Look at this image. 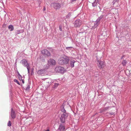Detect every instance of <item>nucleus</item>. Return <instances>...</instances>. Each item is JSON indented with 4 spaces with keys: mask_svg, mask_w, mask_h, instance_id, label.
I'll return each instance as SVG.
<instances>
[{
    "mask_svg": "<svg viewBox=\"0 0 131 131\" xmlns=\"http://www.w3.org/2000/svg\"><path fill=\"white\" fill-rule=\"evenodd\" d=\"M43 10H46L45 8V7H44V8H43Z\"/></svg>",
    "mask_w": 131,
    "mask_h": 131,
    "instance_id": "58836bf2",
    "label": "nucleus"
},
{
    "mask_svg": "<svg viewBox=\"0 0 131 131\" xmlns=\"http://www.w3.org/2000/svg\"><path fill=\"white\" fill-rule=\"evenodd\" d=\"M129 104L130 105H131V101H130Z\"/></svg>",
    "mask_w": 131,
    "mask_h": 131,
    "instance_id": "ea45409f",
    "label": "nucleus"
},
{
    "mask_svg": "<svg viewBox=\"0 0 131 131\" xmlns=\"http://www.w3.org/2000/svg\"><path fill=\"white\" fill-rule=\"evenodd\" d=\"M37 72V74L39 75H43L45 73V70L44 69H41L38 70Z\"/></svg>",
    "mask_w": 131,
    "mask_h": 131,
    "instance_id": "9b49d317",
    "label": "nucleus"
},
{
    "mask_svg": "<svg viewBox=\"0 0 131 131\" xmlns=\"http://www.w3.org/2000/svg\"><path fill=\"white\" fill-rule=\"evenodd\" d=\"M82 21L80 19H78L74 21L73 23L74 26L75 27H80L82 24Z\"/></svg>",
    "mask_w": 131,
    "mask_h": 131,
    "instance_id": "0eeeda50",
    "label": "nucleus"
},
{
    "mask_svg": "<svg viewBox=\"0 0 131 131\" xmlns=\"http://www.w3.org/2000/svg\"><path fill=\"white\" fill-rule=\"evenodd\" d=\"M18 79L20 80H21L22 83L23 84L24 83V77L23 78L21 75H20L18 77Z\"/></svg>",
    "mask_w": 131,
    "mask_h": 131,
    "instance_id": "f3484780",
    "label": "nucleus"
},
{
    "mask_svg": "<svg viewBox=\"0 0 131 131\" xmlns=\"http://www.w3.org/2000/svg\"><path fill=\"white\" fill-rule=\"evenodd\" d=\"M34 73V72L33 71V70H32V72H31V74H32V73Z\"/></svg>",
    "mask_w": 131,
    "mask_h": 131,
    "instance_id": "4c0bfd02",
    "label": "nucleus"
},
{
    "mask_svg": "<svg viewBox=\"0 0 131 131\" xmlns=\"http://www.w3.org/2000/svg\"><path fill=\"white\" fill-rule=\"evenodd\" d=\"M17 74H18V77L20 75H21L19 73V72H17Z\"/></svg>",
    "mask_w": 131,
    "mask_h": 131,
    "instance_id": "f704fd0d",
    "label": "nucleus"
},
{
    "mask_svg": "<svg viewBox=\"0 0 131 131\" xmlns=\"http://www.w3.org/2000/svg\"><path fill=\"white\" fill-rule=\"evenodd\" d=\"M41 52L42 54L46 55L47 56H50L51 55L50 52L46 49L42 50Z\"/></svg>",
    "mask_w": 131,
    "mask_h": 131,
    "instance_id": "9d476101",
    "label": "nucleus"
},
{
    "mask_svg": "<svg viewBox=\"0 0 131 131\" xmlns=\"http://www.w3.org/2000/svg\"><path fill=\"white\" fill-rule=\"evenodd\" d=\"M11 125V123L10 121H9L7 124V126H8L10 127Z\"/></svg>",
    "mask_w": 131,
    "mask_h": 131,
    "instance_id": "c85d7f7f",
    "label": "nucleus"
},
{
    "mask_svg": "<svg viewBox=\"0 0 131 131\" xmlns=\"http://www.w3.org/2000/svg\"><path fill=\"white\" fill-rule=\"evenodd\" d=\"M2 57L1 58H0V65L1 66L2 68H3L4 67V63L3 61L2 60Z\"/></svg>",
    "mask_w": 131,
    "mask_h": 131,
    "instance_id": "a211bd4d",
    "label": "nucleus"
},
{
    "mask_svg": "<svg viewBox=\"0 0 131 131\" xmlns=\"http://www.w3.org/2000/svg\"><path fill=\"white\" fill-rule=\"evenodd\" d=\"M100 21L96 19L94 23V25L93 27L94 28H96L100 24Z\"/></svg>",
    "mask_w": 131,
    "mask_h": 131,
    "instance_id": "f8f14e48",
    "label": "nucleus"
},
{
    "mask_svg": "<svg viewBox=\"0 0 131 131\" xmlns=\"http://www.w3.org/2000/svg\"><path fill=\"white\" fill-rule=\"evenodd\" d=\"M124 57H125V55H123L121 57V60L123 59V58Z\"/></svg>",
    "mask_w": 131,
    "mask_h": 131,
    "instance_id": "72a5a7b5",
    "label": "nucleus"
},
{
    "mask_svg": "<svg viewBox=\"0 0 131 131\" xmlns=\"http://www.w3.org/2000/svg\"><path fill=\"white\" fill-rule=\"evenodd\" d=\"M59 29L60 31H62V27L60 26H59Z\"/></svg>",
    "mask_w": 131,
    "mask_h": 131,
    "instance_id": "2f4dec72",
    "label": "nucleus"
},
{
    "mask_svg": "<svg viewBox=\"0 0 131 131\" xmlns=\"http://www.w3.org/2000/svg\"><path fill=\"white\" fill-rule=\"evenodd\" d=\"M55 70L57 72L63 73L65 71L64 68L61 66H57L55 69Z\"/></svg>",
    "mask_w": 131,
    "mask_h": 131,
    "instance_id": "39448f33",
    "label": "nucleus"
},
{
    "mask_svg": "<svg viewBox=\"0 0 131 131\" xmlns=\"http://www.w3.org/2000/svg\"><path fill=\"white\" fill-rule=\"evenodd\" d=\"M96 0H95V1L93 3H92V6L93 7H95L96 6L97 4V2H95V1H96Z\"/></svg>",
    "mask_w": 131,
    "mask_h": 131,
    "instance_id": "b1692460",
    "label": "nucleus"
},
{
    "mask_svg": "<svg viewBox=\"0 0 131 131\" xmlns=\"http://www.w3.org/2000/svg\"><path fill=\"white\" fill-rule=\"evenodd\" d=\"M10 86H11V87H12V85H10Z\"/></svg>",
    "mask_w": 131,
    "mask_h": 131,
    "instance_id": "37998d69",
    "label": "nucleus"
},
{
    "mask_svg": "<svg viewBox=\"0 0 131 131\" xmlns=\"http://www.w3.org/2000/svg\"><path fill=\"white\" fill-rule=\"evenodd\" d=\"M14 81L15 82L17 83L19 85H20V83L16 79H15L14 80Z\"/></svg>",
    "mask_w": 131,
    "mask_h": 131,
    "instance_id": "cd10ccee",
    "label": "nucleus"
},
{
    "mask_svg": "<svg viewBox=\"0 0 131 131\" xmlns=\"http://www.w3.org/2000/svg\"><path fill=\"white\" fill-rule=\"evenodd\" d=\"M59 85V83H55L54 85V88H56Z\"/></svg>",
    "mask_w": 131,
    "mask_h": 131,
    "instance_id": "bb28decb",
    "label": "nucleus"
},
{
    "mask_svg": "<svg viewBox=\"0 0 131 131\" xmlns=\"http://www.w3.org/2000/svg\"><path fill=\"white\" fill-rule=\"evenodd\" d=\"M127 63V61L125 60H124L122 62V64L123 65V66H126Z\"/></svg>",
    "mask_w": 131,
    "mask_h": 131,
    "instance_id": "aec40b11",
    "label": "nucleus"
},
{
    "mask_svg": "<svg viewBox=\"0 0 131 131\" xmlns=\"http://www.w3.org/2000/svg\"><path fill=\"white\" fill-rule=\"evenodd\" d=\"M43 61H45V59H43Z\"/></svg>",
    "mask_w": 131,
    "mask_h": 131,
    "instance_id": "79ce46f5",
    "label": "nucleus"
},
{
    "mask_svg": "<svg viewBox=\"0 0 131 131\" xmlns=\"http://www.w3.org/2000/svg\"><path fill=\"white\" fill-rule=\"evenodd\" d=\"M105 115L106 116H109V114H107V113H106Z\"/></svg>",
    "mask_w": 131,
    "mask_h": 131,
    "instance_id": "c9c22d12",
    "label": "nucleus"
},
{
    "mask_svg": "<svg viewBox=\"0 0 131 131\" xmlns=\"http://www.w3.org/2000/svg\"><path fill=\"white\" fill-rule=\"evenodd\" d=\"M10 120L12 121L15 119L16 117V115L15 111L14 110L13 108L11 109V111L10 112Z\"/></svg>",
    "mask_w": 131,
    "mask_h": 131,
    "instance_id": "6e6552de",
    "label": "nucleus"
},
{
    "mask_svg": "<svg viewBox=\"0 0 131 131\" xmlns=\"http://www.w3.org/2000/svg\"><path fill=\"white\" fill-rule=\"evenodd\" d=\"M97 62L98 63L97 64L98 67L100 69L103 68L105 66V62L104 61H100L98 60L97 58Z\"/></svg>",
    "mask_w": 131,
    "mask_h": 131,
    "instance_id": "423d86ee",
    "label": "nucleus"
},
{
    "mask_svg": "<svg viewBox=\"0 0 131 131\" xmlns=\"http://www.w3.org/2000/svg\"><path fill=\"white\" fill-rule=\"evenodd\" d=\"M104 16V15H101L100 17H99L97 19L99 21H100V20H102Z\"/></svg>",
    "mask_w": 131,
    "mask_h": 131,
    "instance_id": "412c9836",
    "label": "nucleus"
},
{
    "mask_svg": "<svg viewBox=\"0 0 131 131\" xmlns=\"http://www.w3.org/2000/svg\"><path fill=\"white\" fill-rule=\"evenodd\" d=\"M20 63L24 66L26 67L28 70V73L29 75L30 74L29 69L30 67L29 64L28 63L26 59H23L20 61Z\"/></svg>",
    "mask_w": 131,
    "mask_h": 131,
    "instance_id": "7ed1b4c3",
    "label": "nucleus"
},
{
    "mask_svg": "<svg viewBox=\"0 0 131 131\" xmlns=\"http://www.w3.org/2000/svg\"><path fill=\"white\" fill-rule=\"evenodd\" d=\"M71 13L70 12L68 13L66 16V18H69L71 16Z\"/></svg>",
    "mask_w": 131,
    "mask_h": 131,
    "instance_id": "393cba45",
    "label": "nucleus"
},
{
    "mask_svg": "<svg viewBox=\"0 0 131 131\" xmlns=\"http://www.w3.org/2000/svg\"><path fill=\"white\" fill-rule=\"evenodd\" d=\"M65 129L64 126L61 124L59 126L58 128L59 131H63Z\"/></svg>",
    "mask_w": 131,
    "mask_h": 131,
    "instance_id": "ddd939ff",
    "label": "nucleus"
},
{
    "mask_svg": "<svg viewBox=\"0 0 131 131\" xmlns=\"http://www.w3.org/2000/svg\"><path fill=\"white\" fill-rule=\"evenodd\" d=\"M116 2H118L119 0H114Z\"/></svg>",
    "mask_w": 131,
    "mask_h": 131,
    "instance_id": "e433bc0d",
    "label": "nucleus"
},
{
    "mask_svg": "<svg viewBox=\"0 0 131 131\" xmlns=\"http://www.w3.org/2000/svg\"><path fill=\"white\" fill-rule=\"evenodd\" d=\"M53 7L56 9H58L61 7L60 4L58 3H52Z\"/></svg>",
    "mask_w": 131,
    "mask_h": 131,
    "instance_id": "1a4fd4ad",
    "label": "nucleus"
},
{
    "mask_svg": "<svg viewBox=\"0 0 131 131\" xmlns=\"http://www.w3.org/2000/svg\"><path fill=\"white\" fill-rule=\"evenodd\" d=\"M69 59L68 57L65 56L60 57L58 61V63L61 65L67 64L68 63Z\"/></svg>",
    "mask_w": 131,
    "mask_h": 131,
    "instance_id": "f257e3e1",
    "label": "nucleus"
},
{
    "mask_svg": "<svg viewBox=\"0 0 131 131\" xmlns=\"http://www.w3.org/2000/svg\"><path fill=\"white\" fill-rule=\"evenodd\" d=\"M73 47H67L66 48V49L67 50H69L70 48H72Z\"/></svg>",
    "mask_w": 131,
    "mask_h": 131,
    "instance_id": "c756f323",
    "label": "nucleus"
},
{
    "mask_svg": "<svg viewBox=\"0 0 131 131\" xmlns=\"http://www.w3.org/2000/svg\"><path fill=\"white\" fill-rule=\"evenodd\" d=\"M8 28L9 30L10 31H13L14 29L13 26L12 25H10L8 26Z\"/></svg>",
    "mask_w": 131,
    "mask_h": 131,
    "instance_id": "dca6fc26",
    "label": "nucleus"
},
{
    "mask_svg": "<svg viewBox=\"0 0 131 131\" xmlns=\"http://www.w3.org/2000/svg\"><path fill=\"white\" fill-rule=\"evenodd\" d=\"M56 62L55 60L52 59H50L47 61V63L46 66V68L48 69L50 68L53 66H55Z\"/></svg>",
    "mask_w": 131,
    "mask_h": 131,
    "instance_id": "f03ea898",
    "label": "nucleus"
},
{
    "mask_svg": "<svg viewBox=\"0 0 131 131\" xmlns=\"http://www.w3.org/2000/svg\"><path fill=\"white\" fill-rule=\"evenodd\" d=\"M6 24H4L3 25V27L4 28H5L6 27Z\"/></svg>",
    "mask_w": 131,
    "mask_h": 131,
    "instance_id": "7c9ffc66",
    "label": "nucleus"
},
{
    "mask_svg": "<svg viewBox=\"0 0 131 131\" xmlns=\"http://www.w3.org/2000/svg\"><path fill=\"white\" fill-rule=\"evenodd\" d=\"M107 114H109V115L110 116H112V115H114L115 116V113L114 112H107Z\"/></svg>",
    "mask_w": 131,
    "mask_h": 131,
    "instance_id": "4be33fe9",
    "label": "nucleus"
},
{
    "mask_svg": "<svg viewBox=\"0 0 131 131\" xmlns=\"http://www.w3.org/2000/svg\"><path fill=\"white\" fill-rule=\"evenodd\" d=\"M75 62L74 60H70V65L71 68H73L74 67V63Z\"/></svg>",
    "mask_w": 131,
    "mask_h": 131,
    "instance_id": "4468645a",
    "label": "nucleus"
},
{
    "mask_svg": "<svg viewBox=\"0 0 131 131\" xmlns=\"http://www.w3.org/2000/svg\"><path fill=\"white\" fill-rule=\"evenodd\" d=\"M116 2H115L114 0H113V1L112 2V3L113 4H112L113 5H114Z\"/></svg>",
    "mask_w": 131,
    "mask_h": 131,
    "instance_id": "473e14b6",
    "label": "nucleus"
},
{
    "mask_svg": "<svg viewBox=\"0 0 131 131\" xmlns=\"http://www.w3.org/2000/svg\"><path fill=\"white\" fill-rule=\"evenodd\" d=\"M30 85L29 84H28L25 89L26 91H28L30 89Z\"/></svg>",
    "mask_w": 131,
    "mask_h": 131,
    "instance_id": "a878e982",
    "label": "nucleus"
},
{
    "mask_svg": "<svg viewBox=\"0 0 131 131\" xmlns=\"http://www.w3.org/2000/svg\"><path fill=\"white\" fill-rule=\"evenodd\" d=\"M112 107L111 106H108L106 107H105L103 109V111H105L108 110L110 109Z\"/></svg>",
    "mask_w": 131,
    "mask_h": 131,
    "instance_id": "5701e85b",
    "label": "nucleus"
},
{
    "mask_svg": "<svg viewBox=\"0 0 131 131\" xmlns=\"http://www.w3.org/2000/svg\"><path fill=\"white\" fill-rule=\"evenodd\" d=\"M23 30L22 29L18 30H16L15 32V33L16 35L20 33H23Z\"/></svg>",
    "mask_w": 131,
    "mask_h": 131,
    "instance_id": "2eb2a0df",
    "label": "nucleus"
},
{
    "mask_svg": "<svg viewBox=\"0 0 131 131\" xmlns=\"http://www.w3.org/2000/svg\"><path fill=\"white\" fill-rule=\"evenodd\" d=\"M68 116V113H63L61 114L60 119L62 123H65L66 120L67 119Z\"/></svg>",
    "mask_w": 131,
    "mask_h": 131,
    "instance_id": "20e7f679",
    "label": "nucleus"
},
{
    "mask_svg": "<svg viewBox=\"0 0 131 131\" xmlns=\"http://www.w3.org/2000/svg\"><path fill=\"white\" fill-rule=\"evenodd\" d=\"M61 111L63 113H66V111L63 105H62L61 106Z\"/></svg>",
    "mask_w": 131,
    "mask_h": 131,
    "instance_id": "6ab92c4d",
    "label": "nucleus"
},
{
    "mask_svg": "<svg viewBox=\"0 0 131 131\" xmlns=\"http://www.w3.org/2000/svg\"><path fill=\"white\" fill-rule=\"evenodd\" d=\"M45 131H49V129H48L47 130H45Z\"/></svg>",
    "mask_w": 131,
    "mask_h": 131,
    "instance_id": "a19ab883",
    "label": "nucleus"
}]
</instances>
